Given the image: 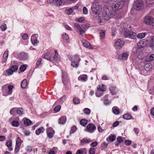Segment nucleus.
<instances>
[{"label":"nucleus","mask_w":154,"mask_h":154,"mask_svg":"<svg viewBox=\"0 0 154 154\" xmlns=\"http://www.w3.org/2000/svg\"><path fill=\"white\" fill-rule=\"evenodd\" d=\"M44 130L45 129L43 128V127H42L40 128H39L36 131V134L37 135H39L41 133L43 132Z\"/></svg>","instance_id":"c85d7f7f"},{"label":"nucleus","mask_w":154,"mask_h":154,"mask_svg":"<svg viewBox=\"0 0 154 154\" xmlns=\"http://www.w3.org/2000/svg\"><path fill=\"white\" fill-rule=\"evenodd\" d=\"M74 26L75 28L78 30L80 34L82 35L84 34L85 31L81 29L80 26L78 24L75 23L74 24Z\"/></svg>","instance_id":"2eb2a0df"},{"label":"nucleus","mask_w":154,"mask_h":154,"mask_svg":"<svg viewBox=\"0 0 154 154\" xmlns=\"http://www.w3.org/2000/svg\"><path fill=\"white\" fill-rule=\"evenodd\" d=\"M78 80L82 81L85 82L87 80L86 75H82L79 76L78 78Z\"/></svg>","instance_id":"5701e85b"},{"label":"nucleus","mask_w":154,"mask_h":154,"mask_svg":"<svg viewBox=\"0 0 154 154\" xmlns=\"http://www.w3.org/2000/svg\"><path fill=\"white\" fill-rule=\"evenodd\" d=\"M124 34L125 36L127 38L134 39L137 37L136 33L131 31H126L125 32Z\"/></svg>","instance_id":"423d86ee"},{"label":"nucleus","mask_w":154,"mask_h":154,"mask_svg":"<svg viewBox=\"0 0 154 154\" xmlns=\"http://www.w3.org/2000/svg\"><path fill=\"white\" fill-rule=\"evenodd\" d=\"M143 8V2L141 0H136L133 5V8L136 10L142 9Z\"/></svg>","instance_id":"f03ea898"},{"label":"nucleus","mask_w":154,"mask_h":154,"mask_svg":"<svg viewBox=\"0 0 154 154\" xmlns=\"http://www.w3.org/2000/svg\"><path fill=\"white\" fill-rule=\"evenodd\" d=\"M76 127L75 126H73L72 127L70 131V134L74 133L76 131Z\"/></svg>","instance_id":"603ef678"},{"label":"nucleus","mask_w":154,"mask_h":154,"mask_svg":"<svg viewBox=\"0 0 154 154\" xmlns=\"http://www.w3.org/2000/svg\"><path fill=\"white\" fill-rule=\"evenodd\" d=\"M96 129V127L95 125L93 124L90 123L87 125L85 131L91 133H93Z\"/></svg>","instance_id":"0eeeda50"},{"label":"nucleus","mask_w":154,"mask_h":154,"mask_svg":"<svg viewBox=\"0 0 154 154\" xmlns=\"http://www.w3.org/2000/svg\"><path fill=\"white\" fill-rule=\"evenodd\" d=\"M14 87L13 85H9L8 86V93H5V88H6V86H3L2 88V91L3 92V94L5 96H7L8 95H9L11 94L13 91L12 89Z\"/></svg>","instance_id":"6e6552de"},{"label":"nucleus","mask_w":154,"mask_h":154,"mask_svg":"<svg viewBox=\"0 0 154 154\" xmlns=\"http://www.w3.org/2000/svg\"><path fill=\"white\" fill-rule=\"evenodd\" d=\"M91 10L93 13L99 15L102 10L101 6L99 5L98 2H94L91 6Z\"/></svg>","instance_id":"f257e3e1"},{"label":"nucleus","mask_w":154,"mask_h":154,"mask_svg":"<svg viewBox=\"0 0 154 154\" xmlns=\"http://www.w3.org/2000/svg\"><path fill=\"white\" fill-rule=\"evenodd\" d=\"M14 72L11 69H10L6 70V72L7 73L8 75H12Z\"/></svg>","instance_id":"8fccbe9b"},{"label":"nucleus","mask_w":154,"mask_h":154,"mask_svg":"<svg viewBox=\"0 0 154 154\" xmlns=\"http://www.w3.org/2000/svg\"><path fill=\"white\" fill-rule=\"evenodd\" d=\"M73 102L75 104H76L79 103L80 100L78 98L75 97L73 99Z\"/></svg>","instance_id":"6e6d98bb"},{"label":"nucleus","mask_w":154,"mask_h":154,"mask_svg":"<svg viewBox=\"0 0 154 154\" xmlns=\"http://www.w3.org/2000/svg\"><path fill=\"white\" fill-rule=\"evenodd\" d=\"M144 22L146 24L154 27V18L151 16H146L144 18Z\"/></svg>","instance_id":"20e7f679"},{"label":"nucleus","mask_w":154,"mask_h":154,"mask_svg":"<svg viewBox=\"0 0 154 154\" xmlns=\"http://www.w3.org/2000/svg\"><path fill=\"white\" fill-rule=\"evenodd\" d=\"M18 57L22 60H26L28 57V54L23 52L20 53L18 55Z\"/></svg>","instance_id":"9b49d317"},{"label":"nucleus","mask_w":154,"mask_h":154,"mask_svg":"<svg viewBox=\"0 0 154 154\" xmlns=\"http://www.w3.org/2000/svg\"><path fill=\"white\" fill-rule=\"evenodd\" d=\"M97 88L98 90L99 91H106V88L105 86L103 85L101 86L100 85H98L97 87Z\"/></svg>","instance_id":"393cba45"},{"label":"nucleus","mask_w":154,"mask_h":154,"mask_svg":"<svg viewBox=\"0 0 154 154\" xmlns=\"http://www.w3.org/2000/svg\"><path fill=\"white\" fill-rule=\"evenodd\" d=\"M73 11L72 8H70L67 10L66 11V13L67 14L69 15L72 14Z\"/></svg>","instance_id":"4d7b16f0"},{"label":"nucleus","mask_w":154,"mask_h":154,"mask_svg":"<svg viewBox=\"0 0 154 154\" xmlns=\"http://www.w3.org/2000/svg\"><path fill=\"white\" fill-rule=\"evenodd\" d=\"M131 141L130 140H126L125 142V144L127 146H129L131 143Z\"/></svg>","instance_id":"69168bd1"},{"label":"nucleus","mask_w":154,"mask_h":154,"mask_svg":"<svg viewBox=\"0 0 154 154\" xmlns=\"http://www.w3.org/2000/svg\"><path fill=\"white\" fill-rule=\"evenodd\" d=\"M7 26L5 24H3L1 26V29L2 31H4L7 29Z\"/></svg>","instance_id":"09e8293b"},{"label":"nucleus","mask_w":154,"mask_h":154,"mask_svg":"<svg viewBox=\"0 0 154 154\" xmlns=\"http://www.w3.org/2000/svg\"><path fill=\"white\" fill-rule=\"evenodd\" d=\"M86 150L85 148H82L78 149L76 151V154H83V152Z\"/></svg>","instance_id":"58836bf2"},{"label":"nucleus","mask_w":154,"mask_h":154,"mask_svg":"<svg viewBox=\"0 0 154 154\" xmlns=\"http://www.w3.org/2000/svg\"><path fill=\"white\" fill-rule=\"evenodd\" d=\"M81 143L80 144L81 145H82L84 143H89L91 141V140L90 139H83L81 140Z\"/></svg>","instance_id":"bb28decb"},{"label":"nucleus","mask_w":154,"mask_h":154,"mask_svg":"<svg viewBox=\"0 0 154 154\" xmlns=\"http://www.w3.org/2000/svg\"><path fill=\"white\" fill-rule=\"evenodd\" d=\"M27 84V81L26 79L23 80L21 83V87L23 88H25Z\"/></svg>","instance_id":"cd10ccee"},{"label":"nucleus","mask_w":154,"mask_h":154,"mask_svg":"<svg viewBox=\"0 0 154 154\" xmlns=\"http://www.w3.org/2000/svg\"><path fill=\"white\" fill-rule=\"evenodd\" d=\"M117 140L119 142V143L116 144V145L117 146H118L119 143H121L123 141L122 138L121 137H119L117 138Z\"/></svg>","instance_id":"864d4df0"},{"label":"nucleus","mask_w":154,"mask_h":154,"mask_svg":"<svg viewBox=\"0 0 154 154\" xmlns=\"http://www.w3.org/2000/svg\"><path fill=\"white\" fill-rule=\"evenodd\" d=\"M67 73L63 72L62 73V82L64 85H66V83L67 80Z\"/></svg>","instance_id":"f3484780"},{"label":"nucleus","mask_w":154,"mask_h":154,"mask_svg":"<svg viewBox=\"0 0 154 154\" xmlns=\"http://www.w3.org/2000/svg\"><path fill=\"white\" fill-rule=\"evenodd\" d=\"M83 12L84 14H87L88 13V10L87 8L84 7L83 8Z\"/></svg>","instance_id":"680f3d73"},{"label":"nucleus","mask_w":154,"mask_h":154,"mask_svg":"<svg viewBox=\"0 0 154 154\" xmlns=\"http://www.w3.org/2000/svg\"><path fill=\"white\" fill-rule=\"evenodd\" d=\"M149 59V61L150 62L154 60V54H149L148 56Z\"/></svg>","instance_id":"4c0bfd02"},{"label":"nucleus","mask_w":154,"mask_h":154,"mask_svg":"<svg viewBox=\"0 0 154 154\" xmlns=\"http://www.w3.org/2000/svg\"><path fill=\"white\" fill-rule=\"evenodd\" d=\"M111 103V102L108 99H106L104 101V103L106 105H109Z\"/></svg>","instance_id":"0e129e2a"},{"label":"nucleus","mask_w":154,"mask_h":154,"mask_svg":"<svg viewBox=\"0 0 154 154\" xmlns=\"http://www.w3.org/2000/svg\"><path fill=\"white\" fill-rule=\"evenodd\" d=\"M98 143L97 142H94L91 143V145L92 147H95L97 145Z\"/></svg>","instance_id":"774afa93"},{"label":"nucleus","mask_w":154,"mask_h":154,"mask_svg":"<svg viewBox=\"0 0 154 154\" xmlns=\"http://www.w3.org/2000/svg\"><path fill=\"white\" fill-rule=\"evenodd\" d=\"M102 17L105 20H108L109 19V17L108 15L107 14V13L106 11H104L102 13Z\"/></svg>","instance_id":"c756f323"},{"label":"nucleus","mask_w":154,"mask_h":154,"mask_svg":"<svg viewBox=\"0 0 154 154\" xmlns=\"http://www.w3.org/2000/svg\"><path fill=\"white\" fill-rule=\"evenodd\" d=\"M56 60V61H58L60 60V57L59 56L58 54H55L52 60Z\"/></svg>","instance_id":"c03bdc74"},{"label":"nucleus","mask_w":154,"mask_h":154,"mask_svg":"<svg viewBox=\"0 0 154 154\" xmlns=\"http://www.w3.org/2000/svg\"><path fill=\"white\" fill-rule=\"evenodd\" d=\"M105 31L100 30V36L101 38H103L105 37Z\"/></svg>","instance_id":"e433bc0d"},{"label":"nucleus","mask_w":154,"mask_h":154,"mask_svg":"<svg viewBox=\"0 0 154 154\" xmlns=\"http://www.w3.org/2000/svg\"><path fill=\"white\" fill-rule=\"evenodd\" d=\"M66 116H63L60 117L58 123L60 124H63L65 123L66 121Z\"/></svg>","instance_id":"412c9836"},{"label":"nucleus","mask_w":154,"mask_h":154,"mask_svg":"<svg viewBox=\"0 0 154 154\" xmlns=\"http://www.w3.org/2000/svg\"><path fill=\"white\" fill-rule=\"evenodd\" d=\"M28 37V35L27 34H24L22 35V38L24 40H26L27 39Z\"/></svg>","instance_id":"338daca9"},{"label":"nucleus","mask_w":154,"mask_h":154,"mask_svg":"<svg viewBox=\"0 0 154 154\" xmlns=\"http://www.w3.org/2000/svg\"><path fill=\"white\" fill-rule=\"evenodd\" d=\"M26 65H21L20 68V69L21 72H24L26 69Z\"/></svg>","instance_id":"37998d69"},{"label":"nucleus","mask_w":154,"mask_h":154,"mask_svg":"<svg viewBox=\"0 0 154 154\" xmlns=\"http://www.w3.org/2000/svg\"><path fill=\"white\" fill-rule=\"evenodd\" d=\"M6 145L8 147H10L12 145V141L9 140L6 143Z\"/></svg>","instance_id":"052dcab7"},{"label":"nucleus","mask_w":154,"mask_h":154,"mask_svg":"<svg viewBox=\"0 0 154 154\" xmlns=\"http://www.w3.org/2000/svg\"><path fill=\"white\" fill-rule=\"evenodd\" d=\"M8 51H5L3 55V59L2 60V63H5L7 61L8 57Z\"/></svg>","instance_id":"a211bd4d"},{"label":"nucleus","mask_w":154,"mask_h":154,"mask_svg":"<svg viewBox=\"0 0 154 154\" xmlns=\"http://www.w3.org/2000/svg\"><path fill=\"white\" fill-rule=\"evenodd\" d=\"M128 56V54L127 53H123L119 56L118 59L122 60H126Z\"/></svg>","instance_id":"4468645a"},{"label":"nucleus","mask_w":154,"mask_h":154,"mask_svg":"<svg viewBox=\"0 0 154 154\" xmlns=\"http://www.w3.org/2000/svg\"><path fill=\"white\" fill-rule=\"evenodd\" d=\"M32 150V148L30 146H27L26 148V150L28 152H31Z\"/></svg>","instance_id":"13d9d810"},{"label":"nucleus","mask_w":154,"mask_h":154,"mask_svg":"<svg viewBox=\"0 0 154 154\" xmlns=\"http://www.w3.org/2000/svg\"><path fill=\"white\" fill-rule=\"evenodd\" d=\"M24 110L22 108H17L16 113L19 115H22L23 113Z\"/></svg>","instance_id":"b1692460"},{"label":"nucleus","mask_w":154,"mask_h":154,"mask_svg":"<svg viewBox=\"0 0 154 154\" xmlns=\"http://www.w3.org/2000/svg\"><path fill=\"white\" fill-rule=\"evenodd\" d=\"M143 44V42L142 41L138 42L137 44V48L133 49V53L135 56H138L139 54V51H140V49L143 47V46L141 45L142 44Z\"/></svg>","instance_id":"39448f33"},{"label":"nucleus","mask_w":154,"mask_h":154,"mask_svg":"<svg viewBox=\"0 0 154 154\" xmlns=\"http://www.w3.org/2000/svg\"><path fill=\"white\" fill-rule=\"evenodd\" d=\"M75 58L76 61H72L71 63V65L74 67H77L79 65L77 63V62L79 61L80 60V59L77 57H76Z\"/></svg>","instance_id":"dca6fc26"},{"label":"nucleus","mask_w":154,"mask_h":154,"mask_svg":"<svg viewBox=\"0 0 154 154\" xmlns=\"http://www.w3.org/2000/svg\"><path fill=\"white\" fill-rule=\"evenodd\" d=\"M24 124L26 126L32 125V122L29 119H26L24 121Z\"/></svg>","instance_id":"a878e982"},{"label":"nucleus","mask_w":154,"mask_h":154,"mask_svg":"<svg viewBox=\"0 0 154 154\" xmlns=\"http://www.w3.org/2000/svg\"><path fill=\"white\" fill-rule=\"evenodd\" d=\"M146 33H139L137 37L139 38L142 39L146 35Z\"/></svg>","instance_id":"f704fd0d"},{"label":"nucleus","mask_w":154,"mask_h":154,"mask_svg":"<svg viewBox=\"0 0 154 154\" xmlns=\"http://www.w3.org/2000/svg\"><path fill=\"white\" fill-rule=\"evenodd\" d=\"M82 42L83 46L90 49H92V47L91 46L90 43L85 39H83L82 40Z\"/></svg>","instance_id":"ddd939ff"},{"label":"nucleus","mask_w":154,"mask_h":154,"mask_svg":"<svg viewBox=\"0 0 154 154\" xmlns=\"http://www.w3.org/2000/svg\"><path fill=\"white\" fill-rule=\"evenodd\" d=\"M17 108H14L11 109L10 111V113L11 115H15L16 113Z\"/></svg>","instance_id":"a19ab883"},{"label":"nucleus","mask_w":154,"mask_h":154,"mask_svg":"<svg viewBox=\"0 0 154 154\" xmlns=\"http://www.w3.org/2000/svg\"><path fill=\"white\" fill-rule=\"evenodd\" d=\"M19 125V122L17 121H14L12 122V125L14 127H18Z\"/></svg>","instance_id":"de8ad7c7"},{"label":"nucleus","mask_w":154,"mask_h":154,"mask_svg":"<svg viewBox=\"0 0 154 154\" xmlns=\"http://www.w3.org/2000/svg\"><path fill=\"white\" fill-rule=\"evenodd\" d=\"M95 149L93 148H91L89 150V153L90 154H94L95 153Z\"/></svg>","instance_id":"5fc2aeb1"},{"label":"nucleus","mask_w":154,"mask_h":154,"mask_svg":"<svg viewBox=\"0 0 154 154\" xmlns=\"http://www.w3.org/2000/svg\"><path fill=\"white\" fill-rule=\"evenodd\" d=\"M62 37L65 40H68L69 39V36L66 33H63Z\"/></svg>","instance_id":"79ce46f5"},{"label":"nucleus","mask_w":154,"mask_h":154,"mask_svg":"<svg viewBox=\"0 0 154 154\" xmlns=\"http://www.w3.org/2000/svg\"><path fill=\"white\" fill-rule=\"evenodd\" d=\"M150 45L152 49L154 50V36L152 37L150 42Z\"/></svg>","instance_id":"2f4dec72"},{"label":"nucleus","mask_w":154,"mask_h":154,"mask_svg":"<svg viewBox=\"0 0 154 154\" xmlns=\"http://www.w3.org/2000/svg\"><path fill=\"white\" fill-rule=\"evenodd\" d=\"M110 93L114 95L116 94L117 92V91L116 88L114 87H111L109 89Z\"/></svg>","instance_id":"4be33fe9"},{"label":"nucleus","mask_w":154,"mask_h":154,"mask_svg":"<svg viewBox=\"0 0 154 154\" xmlns=\"http://www.w3.org/2000/svg\"><path fill=\"white\" fill-rule=\"evenodd\" d=\"M152 68V66L150 63H147L144 66L145 70L147 71H149L151 70Z\"/></svg>","instance_id":"6ab92c4d"},{"label":"nucleus","mask_w":154,"mask_h":154,"mask_svg":"<svg viewBox=\"0 0 154 154\" xmlns=\"http://www.w3.org/2000/svg\"><path fill=\"white\" fill-rule=\"evenodd\" d=\"M41 61V58H39L38 59L36 63V65L37 66H39L40 65Z\"/></svg>","instance_id":"bf43d9fd"},{"label":"nucleus","mask_w":154,"mask_h":154,"mask_svg":"<svg viewBox=\"0 0 154 154\" xmlns=\"http://www.w3.org/2000/svg\"><path fill=\"white\" fill-rule=\"evenodd\" d=\"M124 4V2L119 0L115 2L112 5V8L113 10H117L121 9Z\"/></svg>","instance_id":"7ed1b4c3"},{"label":"nucleus","mask_w":154,"mask_h":154,"mask_svg":"<svg viewBox=\"0 0 154 154\" xmlns=\"http://www.w3.org/2000/svg\"><path fill=\"white\" fill-rule=\"evenodd\" d=\"M84 113L87 115H89L91 112L90 109L88 108H85L83 109Z\"/></svg>","instance_id":"a18cd8bd"},{"label":"nucleus","mask_w":154,"mask_h":154,"mask_svg":"<svg viewBox=\"0 0 154 154\" xmlns=\"http://www.w3.org/2000/svg\"><path fill=\"white\" fill-rule=\"evenodd\" d=\"M43 57L51 62L53 61V60H51V54L49 52L45 54Z\"/></svg>","instance_id":"aec40b11"},{"label":"nucleus","mask_w":154,"mask_h":154,"mask_svg":"<svg viewBox=\"0 0 154 154\" xmlns=\"http://www.w3.org/2000/svg\"><path fill=\"white\" fill-rule=\"evenodd\" d=\"M18 68V66L16 65H13L10 68L14 72L16 71Z\"/></svg>","instance_id":"49530a36"},{"label":"nucleus","mask_w":154,"mask_h":154,"mask_svg":"<svg viewBox=\"0 0 154 154\" xmlns=\"http://www.w3.org/2000/svg\"><path fill=\"white\" fill-rule=\"evenodd\" d=\"M38 36V35L37 34H33L31 36V41L32 44L34 45L36 44L38 42V41L36 39Z\"/></svg>","instance_id":"f8f14e48"},{"label":"nucleus","mask_w":154,"mask_h":154,"mask_svg":"<svg viewBox=\"0 0 154 154\" xmlns=\"http://www.w3.org/2000/svg\"><path fill=\"white\" fill-rule=\"evenodd\" d=\"M113 112L116 115H118L119 113V110L116 107H113L112 109Z\"/></svg>","instance_id":"c9c22d12"},{"label":"nucleus","mask_w":154,"mask_h":154,"mask_svg":"<svg viewBox=\"0 0 154 154\" xmlns=\"http://www.w3.org/2000/svg\"><path fill=\"white\" fill-rule=\"evenodd\" d=\"M88 123L87 120L85 119H82L80 121V124L84 126H85Z\"/></svg>","instance_id":"7c9ffc66"},{"label":"nucleus","mask_w":154,"mask_h":154,"mask_svg":"<svg viewBox=\"0 0 154 154\" xmlns=\"http://www.w3.org/2000/svg\"><path fill=\"white\" fill-rule=\"evenodd\" d=\"M116 33V30L115 28H114L112 30V34L113 36L115 35Z\"/></svg>","instance_id":"e2e57ef3"},{"label":"nucleus","mask_w":154,"mask_h":154,"mask_svg":"<svg viewBox=\"0 0 154 154\" xmlns=\"http://www.w3.org/2000/svg\"><path fill=\"white\" fill-rule=\"evenodd\" d=\"M22 141L19 137H18L16 140V145L14 152L17 153L19 151Z\"/></svg>","instance_id":"1a4fd4ad"},{"label":"nucleus","mask_w":154,"mask_h":154,"mask_svg":"<svg viewBox=\"0 0 154 154\" xmlns=\"http://www.w3.org/2000/svg\"><path fill=\"white\" fill-rule=\"evenodd\" d=\"M61 108V106L60 105L56 106L54 109V111L55 112H57L59 111Z\"/></svg>","instance_id":"3c124183"},{"label":"nucleus","mask_w":154,"mask_h":154,"mask_svg":"<svg viewBox=\"0 0 154 154\" xmlns=\"http://www.w3.org/2000/svg\"><path fill=\"white\" fill-rule=\"evenodd\" d=\"M109 139L111 142H113L116 139V137L114 135L112 134L110 135L109 136Z\"/></svg>","instance_id":"ea45409f"},{"label":"nucleus","mask_w":154,"mask_h":154,"mask_svg":"<svg viewBox=\"0 0 154 154\" xmlns=\"http://www.w3.org/2000/svg\"><path fill=\"white\" fill-rule=\"evenodd\" d=\"M132 116L129 114H125L123 115V118L126 120L130 119H131Z\"/></svg>","instance_id":"473e14b6"},{"label":"nucleus","mask_w":154,"mask_h":154,"mask_svg":"<svg viewBox=\"0 0 154 154\" xmlns=\"http://www.w3.org/2000/svg\"><path fill=\"white\" fill-rule=\"evenodd\" d=\"M55 4L57 6H59L62 5L63 3V0H54Z\"/></svg>","instance_id":"72a5a7b5"},{"label":"nucleus","mask_w":154,"mask_h":154,"mask_svg":"<svg viewBox=\"0 0 154 154\" xmlns=\"http://www.w3.org/2000/svg\"><path fill=\"white\" fill-rule=\"evenodd\" d=\"M124 42L120 39H119L115 44V47L117 49H120L123 46Z\"/></svg>","instance_id":"9d476101"}]
</instances>
